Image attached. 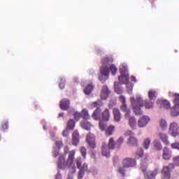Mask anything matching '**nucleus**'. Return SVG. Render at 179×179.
I'll return each mask as SVG.
<instances>
[{"label":"nucleus","mask_w":179,"mask_h":179,"mask_svg":"<svg viewBox=\"0 0 179 179\" xmlns=\"http://www.w3.org/2000/svg\"><path fill=\"white\" fill-rule=\"evenodd\" d=\"M101 106H103V102H101V101H97L92 103V107L96 108L92 114V118L94 120H99V128L101 131H104L106 130L107 124L106 122H103V121L107 122L110 120V112H108V109H106L101 113V109H100Z\"/></svg>","instance_id":"nucleus-1"},{"label":"nucleus","mask_w":179,"mask_h":179,"mask_svg":"<svg viewBox=\"0 0 179 179\" xmlns=\"http://www.w3.org/2000/svg\"><path fill=\"white\" fill-rule=\"evenodd\" d=\"M102 66L100 68L101 76H99V80L104 83L110 75V71L112 75L115 76L118 72V69L113 64V58L105 57L101 59Z\"/></svg>","instance_id":"nucleus-2"},{"label":"nucleus","mask_w":179,"mask_h":179,"mask_svg":"<svg viewBox=\"0 0 179 179\" xmlns=\"http://www.w3.org/2000/svg\"><path fill=\"white\" fill-rule=\"evenodd\" d=\"M119 72L121 74L118 77V80L121 85L126 84L127 92L129 94L132 93L134 90V84L132 83H129V73H128V68L127 67V64H122L120 66Z\"/></svg>","instance_id":"nucleus-3"},{"label":"nucleus","mask_w":179,"mask_h":179,"mask_svg":"<svg viewBox=\"0 0 179 179\" xmlns=\"http://www.w3.org/2000/svg\"><path fill=\"white\" fill-rule=\"evenodd\" d=\"M76 167L78 169V179H82L85 176V173H91L92 176H97L99 174V169L96 166H92L90 169L88 168V165L86 163H84L82 165V158L78 157L75 161Z\"/></svg>","instance_id":"nucleus-4"},{"label":"nucleus","mask_w":179,"mask_h":179,"mask_svg":"<svg viewBox=\"0 0 179 179\" xmlns=\"http://www.w3.org/2000/svg\"><path fill=\"white\" fill-rule=\"evenodd\" d=\"M130 101L136 115H142L143 112L141 108L145 106V102H143L142 96H141V95H137L136 99L135 97L132 96L130 98Z\"/></svg>","instance_id":"nucleus-5"},{"label":"nucleus","mask_w":179,"mask_h":179,"mask_svg":"<svg viewBox=\"0 0 179 179\" xmlns=\"http://www.w3.org/2000/svg\"><path fill=\"white\" fill-rule=\"evenodd\" d=\"M75 160V150H71L69 152L68 159L66 162V167H69V171L71 173H69L67 176V179H73V174L76 173V166L75 164H73V161Z\"/></svg>","instance_id":"nucleus-6"},{"label":"nucleus","mask_w":179,"mask_h":179,"mask_svg":"<svg viewBox=\"0 0 179 179\" xmlns=\"http://www.w3.org/2000/svg\"><path fill=\"white\" fill-rule=\"evenodd\" d=\"M135 166H136V160L132 158H125L122 161V166H120L117 168V172L122 177H125L127 169H129V167H135Z\"/></svg>","instance_id":"nucleus-7"},{"label":"nucleus","mask_w":179,"mask_h":179,"mask_svg":"<svg viewBox=\"0 0 179 179\" xmlns=\"http://www.w3.org/2000/svg\"><path fill=\"white\" fill-rule=\"evenodd\" d=\"M66 169V162H65V157L60 154L57 162V173L55 176V179H62V173L60 170H65Z\"/></svg>","instance_id":"nucleus-8"},{"label":"nucleus","mask_w":179,"mask_h":179,"mask_svg":"<svg viewBox=\"0 0 179 179\" xmlns=\"http://www.w3.org/2000/svg\"><path fill=\"white\" fill-rule=\"evenodd\" d=\"M141 169L145 179H156V176L159 173L157 169L154 170V171H148V164L143 162L141 164Z\"/></svg>","instance_id":"nucleus-9"},{"label":"nucleus","mask_w":179,"mask_h":179,"mask_svg":"<svg viewBox=\"0 0 179 179\" xmlns=\"http://www.w3.org/2000/svg\"><path fill=\"white\" fill-rule=\"evenodd\" d=\"M174 169V164H170L166 166H164L162 171V179H170L171 175L170 174Z\"/></svg>","instance_id":"nucleus-10"},{"label":"nucleus","mask_w":179,"mask_h":179,"mask_svg":"<svg viewBox=\"0 0 179 179\" xmlns=\"http://www.w3.org/2000/svg\"><path fill=\"white\" fill-rule=\"evenodd\" d=\"M179 126L176 122H173L169 125V134L173 138L179 136Z\"/></svg>","instance_id":"nucleus-11"},{"label":"nucleus","mask_w":179,"mask_h":179,"mask_svg":"<svg viewBox=\"0 0 179 179\" xmlns=\"http://www.w3.org/2000/svg\"><path fill=\"white\" fill-rule=\"evenodd\" d=\"M173 103L174 106L171 109V113L173 117H177L179 115V94L175 98Z\"/></svg>","instance_id":"nucleus-12"},{"label":"nucleus","mask_w":179,"mask_h":179,"mask_svg":"<svg viewBox=\"0 0 179 179\" xmlns=\"http://www.w3.org/2000/svg\"><path fill=\"white\" fill-rule=\"evenodd\" d=\"M149 121H150V117L148 116H143L138 121V126L139 128H145L148 124H149Z\"/></svg>","instance_id":"nucleus-13"},{"label":"nucleus","mask_w":179,"mask_h":179,"mask_svg":"<svg viewBox=\"0 0 179 179\" xmlns=\"http://www.w3.org/2000/svg\"><path fill=\"white\" fill-rule=\"evenodd\" d=\"M86 141L89 146L92 148V149H94V148H96V143H95L96 138H94V134L91 133L88 134L87 135Z\"/></svg>","instance_id":"nucleus-14"},{"label":"nucleus","mask_w":179,"mask_h":179,"mask_svg":"<svg viewBox=\"0 0 179 179\" xmlns=\"http://www.w3.org/2000/svg\"><path fill=\"white\" fill-rule=\"evenodd\" d=\"M110 90L107 85H103L101 92V100H106L107 97L110 96Z\"/></svg>","instance_id":"nucleus-15"},{"label":"nucleus","mask_w":179,"mask_h":179,"mask_svg":"<svg viewBox=\"0 0 179 179\" xmlns=\"http://www.w3.org/2000/svg\"><path fill=\"white\" fill-rule=\"evenodd\" d=\"M120 110L124 113L125 118H129V117H131V109L128 108L127 103L122 104L120 106Z\"/></svg>","instance_id":"nucleus-16"},{"label":"nucleus","mask_w":179,"mask_h":179,"mask_svg":"<svg viewBox=\"0 0 179 179\" xmlns=\"http://www.w3.org/2000/svg\"><path fill=\"white\" fill-rule=\"evenodd\" d=\"M71 104V102L69 101V99H63L59 103V107L61 110H63L64 111H66L68 108H69V106Z\"/></svg>","instance_id":"nucleus-17"},{"label":"nucleus","mask_w":179,"mask_h":179,"mask_svg":"<svg viewBox=\"0 0 179 179\" xmlns=\"http://www.w3.org/2000/svg\"><path fill=\"white\" fill-rule=\"evenodd\" d=\"M55 146L56 148H54V151L52 152V155L54 157H57L58 155H59V149L64 146V144H62V141H56L55 142Z\"/></svg>","instance_id":"nucleus-18"},{"label":"nucleus","mask_w":179,"mask_h":179,"mask_svg":"<svg viewBox=\"0 0 179 179\" xmlns=\"http://www.w3.org/2000/svg\"><path fill=\"white\" fill-rule=\"evenodd\" d=\"M101 149L102 156H104L105 157H110V150L111 149L108 148V145L103 143Z\"/></svg>","instance_id":"nucleus-19"},{"label":"nucleus","mask_w":179,"mask_h":179,"mask_svg":"<svg viewBox=\"0 0 179 179\" xmlns=\"http://www.w3.org/2000/svg\"><path fill=\"white\" fill-rule=\"evenodd\" d=\"M171 158V151L169 149V148L165 147L163 150L162 159L164 160H170Z\"/></svg>","instance_id":"nucleus-20"},{"label":"nucleus","mask_w":179,"mask_h":179,"mask_svg":"<svg viewBox=\"0 0 179 179\" xmlns=\"http://www.w3.org/2000/svg\"><path fill=\"white\" fill-rule=\"evenodd\" d=\"M113 115H114V120L116 122H120L121 121V119L122 118V115H121V112H120V109L114 108Z\"/></svg>","instance_id":"nucleus-21"},{"label":"nucleus","mask_w":179,"mask_h":179,"mask_svg":"<svg viewBox=\"0 0 179 179\" xmlns=\"http://www.w3.org/2000/svg\"><path fill=\"white\" fill-rule=\"evenodd\" d=\"M158 136L159 139L164 143L165 145H170V141H169V136L166 134V133H159Z\"/></svg>","instance_id":"nucleus-22"},{"label":"nucleus","mask_w":179,"mask_h":179,"mask_svg":"<svg viewBox=\"0 0 179 179\" xmlns=\"http://www.w3.org/2000/svg\"><path fill=\"white\" fill-rule=\"evenodd\" d=\"M129 125L131 129H136V118L134 116H129Z\"/></svg>","instance_id":"nucleus-23"},{"label":"nucleus","mask_w":179,"mask_h":179,"mask_svg":"<svg viewBox=\"0 0 179 179\" xmlns=\"http://www.w3.org/2000/svg\"><path fill=\"white\" fill-rule=\"evenodd\" d=\"M73 145L76 146L78 143H79V131H75L73 133V138H72Z\"/></svg>","instance_id":"nucleus-24"},{"label":"nucleus","mask_w":179,"mask_h":179,"mask_svg":"<svg viewBox=\"0 0 179 179\" xmlns=\"http://www.w3.org/2000/svg\"><path fill=\"white\" fill-rule=\"evenodd\" d=\"M115 92L117 94H122L124 92V89L120 85V83L118 82H115L114 85Z\"/></svg>","instance_id":"nucleus-25"},{"label":"nucleus","mask_w":179,"mask_h":179,"mask_svg":"<svg viewBox=\"0 0 179 179\" xmlns=\"http://www.w3.org/2000/svg\"><path fill=\"white\" fill-rule=\"evenodd\" d=\"M127 143L131 146H138V140L134 136H129L127 139Z\"/></svg>","instance_id":"nucleus-26"},{"label":"nucleus","mask_w":179,"mask_h":179,"mask_svg":"<svg viewBox=\"0 0 179 179\" xmlns=\"http://www.w3.org/2000/svg\"><path fill=\"white\" fill-rule=\"evenodd\" d=\"M157 104H160V107H163L164 108H170V102H169V101L167 100H163V101H160L158 100L157 101Z\"/></svg>","instance_id":"nucleus-27"},{"label":"nucleus","mask_w":179,"mask_h":179,"mask_svg":"<svg viewBox=\"0 0 179 179\" xmlns=\"http://www.w3.org/2000/svg\"><path fill=\"white\" fill-rule=\"evenodd\" d=\"M81 127L84 129H86V131H90L92 124H90V122H87V120H83L81 122Z\"/></svg>","instance_id":"nucleus-28"},{"label":"nucleus","mask_w":179,"mask_h":179,"mask_svg":"<svg viewBox=\"0 0 179 179\" xmlns=\"http://www.w3.org/2000/svg\"><path fill=\"white\" fill-rule=\"evenodd\" d=\"M159 128L162 131H166L167 129V121L164 119H161L159 122Z\"/></svg>","instance_id":"nucleus-29"},{"label":"nucleus","mask_w":179,"mask_h":179,"mask_svg":"<svg viewBox=\"0 0 179 179\" xmlns=\"http://www.w3.org/2000/svg\"><path fill=\"white\" fill-rule=\"evenodd\" d=\"M157 96V94L156 93V91L152 90L148 92V97L150 100L155 101V100H156Z\"/></svg>","instance_id":"nucleus-30"},{"label":"nucleus","mask_w":179,"mask_h":179,"mask_svg":"<svg viewBox=\"0 0 179 179\" xmlns=\"http://www.w3.org/2000/svg\"><path fill=\"white\" fill-rule=\"evenodd\" d=\"M93 89H94V86L92 85V84L88 85L85 89H84V93L85 94H87L89 96L92 92H93Z\"/></svg>","instance_id":"nucleus-31"},{"label":"nucleus","mask_w":179,"mask_h":179,"mask_svg":"<svg viewBox=\"0 0 179 179\" xmlns=\"http://www.w3.org/2000/svg\"><path fill=\"white\" fill-rule=\"evenodd\" d=\"M154 147L155 148L156 150H162L163 145H162V142L159 140H155L153 142Z\"/></svg>","instance_id":"nucleus-32"},{"label":"nucleus","mask_w":179,"mask_h":179,"mask_svg":"<svg viewBox=\"0 0 179 179\" xmlns=\"http://www.w3.org/2000/svg\"><path fill=\"white\" fill-rule=\"evenodd\" d=\"M122 143H124V137H120L117 142L115 143V148L117 149H120Z\"/></svg>","instance_id":"nucleus-33"},{"label":"nucleus","mask_w":179,"mask_h":179,"mask_svg":"<svg viewBox=\"0 0 179 179\" xmlns=\"http://www.w3.org/2000/svg\"><path fill=\"white\" fill-rule=\"evenodd\" d=\"M150 138H145L143 142V148L144 149H145L146 150H148V149H149L150 146Z\"/></svg>","instance_id":"nucleus-34"},{"label":"nucleus","mask_w":179,"mask_h":179,"mask_svg":"<svg viewBox=\"0 0 179 179\" xmlns=\"http://www.w3.org/2000/svg\"><path fill=\"white\" fill-rule=\"evenodd\" d=\"M68 129H73L75 128V121L73 119H70L67 123Z\"/></svg>","instance_id":"nucleus-35"},{"label":"nucleus","mask_w":179,"mask_h":179,"mask_svg":"<svg viewBox=\"0 0 179 179\" xmlns=\"http://www.w3.org/2000/svg\"><path fill=\"white\" fill-rule=\"evenodd\" d=\"M82 115L84 120H89L90 118V115H89V112L86 109L83 110Z\"/></svg>","instance_id":"nucleus-36"},{"label":"nucleus","mask_w":179,"mask_h":179,"mask_svg":"<svg viewBox=\"0 0 179 179\" xmlns=\"http://www.w3.org/2000/svg\"><path fill=\"white\" fill-rule=\"evenodd\" d=\"M108 148L110 150H113L115 148V143L114 142V138H110L109 139Z\"/></svg>","instance_id":"nucleus-37"},{"label":"nucleus","mask_w":179,"mask_h":179,"mask_svg":"<svg viewBox=\"0 0 179 179\" xmlns=\"http://www.w3.org/2000/svg\"><path fill=\"white\" fill-rule=\"evenodd\" d=\"M65 82H66V80L64 77L60 78V83L59 84V89H65Z\"/></svg>","instance_id":"nucleus-38"},{"label":"nucleus","mask_w":179,"mask_h":179,"mask_svg":"<svg viewBox=\"0 0 179 179\" xmlns=\"http://www.w3.org/2000/svg\"><path fill=\"white\" fill-rule=\"evenodd\" d=\"M155 103V101H145V108H152L153 107V104Z\"/></svg>","instance_id":"nucleus-39"},{"label":"nucleus","mask_w":179,"mask_h":179,"mask_svg":"<svg viewBox=\"0 0 179 179\" xmlns=\"http://www.w3.org/2000/svg\"><path fill=\"white\" fill-rule=\"evenodd\" d=\"M142 156H143V149L140 148L137 150L135 157H136V159H139V158L142 157Z\"/></svg>","instance_id":"nucleus-40"},{"label":"nucleus","mask_w":179,"mask_h":179,"mask_svg":"<svg viewBox=\"0 0 179 179\" xmlns=\"http://www.w3.org/2000/svg\"><path fill=\"white\" fill-rule=\"evenodd\" d=\"M115 127L110 125L106 130V135H113V131H114Z\"/></svg>","instance_id":"nucleus-41"},{"label":"nucleus","mask_w":179,"mask_h":179,"mask_svg":"<svg viewBox=\"0 0 179 179\" xmlns=\"http://www.w3.org/2000/svg\"><path fill=\"white\" fill-rule=\"evenodd\" d=\"M73 116H74V118H75L76 121H79V119L80 118V117H82V113H78V112H75L73 113Z\"/></svg>","instance_id":"nucleus-42"},{"label":"nucleus","mask_w":179,"mask_h":179,"mask_svg":"<svg viewBox=\"0 0 179 179\" xmlns=\"http://www.w3.org/2000/svg\"><path fill=\"white\" fill-rule=\"evenodd\" d=\"M80 152L84 159H86V148L81 147Z\"/></svg>","instance_id":"nucleus-43"},{"label":"nucleus","mask_w":179,"mask_h":179,"mask_svg":"<svg viewBox=\"0 0 179 179\" xmlns=\"http://www.w3.org/2000/svg\"><path fill=\"white\" fill-rule=\"evenodd\" d=\"M171 148L172 149H176L177 150H179V143L176 142V143H173L171 145Z\"/></svg>","instance_id":"nucleus-44"},{"label":"nucleus","mask_w":179,"mask_h":179,"mask_svg":"<svg viewBox=\"0 0 179 179\" xmlns=\"http://www.w3.org/2000/svg\"><path fill=\"white\" fill-rule=\"evenodd\" d=\"M8 127L9 126L8 125V121L5 122L4 123H2L1 124L2 131H5V129H8Z\"/></svg>","instance_id":"nucleus-45"},{"label":"nucleus","mask_w":179,"mask_h":179,"mask_svg":"<svg viewBox=\"0 0 179 179\" xmlns=\"http://www.w3.org/2000/svg\"><path fill=\"white\" fill-rule=\"evenodd\" d=\"M173 163L175 166H179V155L177 157H175L173 159Z\"/></svg>","instance_id":"nucleus-46"},{"label":"nucleus","mask_w":179,"mask_h":179,"mask_svg":"<svg viewBox=\"0 0 179 179\" xmlns=\"http://www.w3.org/2000/svg\"><path fill=\"white\" fill-rule=\"evenodd\" d=\"M50 135L52 141H55V139H57V136H55V133H54V131H50Z\"/></svg>","instance_id":"nucleus-47"},{"label":"nucleus","mask_w":179,"mask_h":179,"mask_svg":"<svg viewBox=\"0 0 179 179\" xmlns=\"http://www.w3.org/2000/svg\"><path fill=\"white\" fill-rule=\"evenodd\" d=\"M119 99H120V101H121V103H122V104H127L126 99L124 96V95H121Z\"/></svg>","instance_id":"nucleus-48"},{"label":"nucleus","mask_w":179,"mask_h":179,"mask_svg":"<svg viewBox=\"0 0 179 179\" xmlns=\"http://www.w3.org/2000/svg\"><path fill=\"white\" fill-rule=\"evenodd\" d=\"M96 54L98 55H103V54H104V50H101V48H96Z\"/></svg>","instance_id":"nucleus-49"},{"label":"nucleus","mask_w":179,"mask_h":179,"mask_svg":"<svg viewBox=\"0 0 179 179\" xmlns=\"http://www.w3.org/2000/svg\"><path fill=\"white\" fill-rule=\"evenodd\" d=\"M125 135H126V136H134V133L131 130H127L125 132Z\"/></svg>","instance_id":"nucleus-50"},{"label":"nucleus","mask_w":179,"mask_h":179,"mask_svg":"<svg viewBox=\"0 0 179 179\" xmlns=\"http://www.w3.org/2000/svg\"><path fill=\"white\" fill-rule=\"evenodd\" d=\"M41 124H43V128L44 129V131L47 130V122H45V120H42Z\"/></svg>","instance_id":"nucleus-51"},{"label":"nucleus","mask_w":179,"mask_h":179,"mask_svg":"<svg viewBox=\"0 0 179 179\" xmlns=\"http://www.w3.org/2000/svg\"><path fill=\"white\" fill-rule=\"evenodd\" d=\"M63 136H68L69 135V132L68 131V129H65L62 132Z\"/></svg>","instance_id":"nucleus-52"},{"label":"nucleus","mask_w":179,"mask_h":179,"mask_svg":"<svg viewBox=\"0 0 179 179\" xmlns=\"http://www.w3.org/2000/svg\"><path fill=\"white\" fill-rule=\"evenodd\" d=\"M69 152V148L68 147H65L64 148V155H66Z\"/></svg>","instance_id":"nucleus-53"},{"label":"nucleus","mask_w":179,"mask_h":179,"mask_svg":"<svg viewBox=\"0 0 179 179\" xmlns=\"http://www.w3.org/2000/svg\"><path fill=\"white\" fill-rule=\"evenodd\" d=\"M131 82H136V78H135V76H131Z\"/></svg>","instance_id":"nucleus-54"},{"label":"nucleus","mask_w":179,"mask_h":179,"mask_svg":"<svg viewBox=\"0 0 179 179\" xmlns=\"http://www.w3.org/2000/svg\"><path fill=\"white\" fill-rule=\"evenodd\" d=\"M74 81L78 83L79 82V79L78 78H74Z\"/></svg>","instance_id":"nucleus-55"},{"label":"nucleus","mask_w":179,"mask_h":179,"mask_svg":"<svg viewBox=\"0 0 179 179\" xmlns=\"http://www.w3.org/2000/svg\"><path fill=\"white\" fill-rule=\"evenodd\" d=\"M145 163H146L147 162H149V157H146L145 158Z\"/></svg>","instance_id":"nucleus-56"},{"label":"nucleus","mask_w":179,"mask_h":179,"mask_svg":"<svg viewBox=\"0 0 179 179\" xmlns=\"http://www.w3.org/2000/svg\"><path fill=\"white\" fill-rule=\"evenodd\" d=\"M59 117H64V113H60L59 114Z\"/></svg>","instance_id":"nucleus-57"},{"label":"nucleus","mask_w":179,"mask_h":179,"mask_svg":"<svg viewBox=\"0 0 179 179\" xmlns=\"http://www.w3.org/2000/svg\"><path fill=\"white\" fill-rule=\"evenodd\" d=\"M0 141H1V138H0Z\"/></svg>","instance_id":"nucleus-58"}]
</instances>
